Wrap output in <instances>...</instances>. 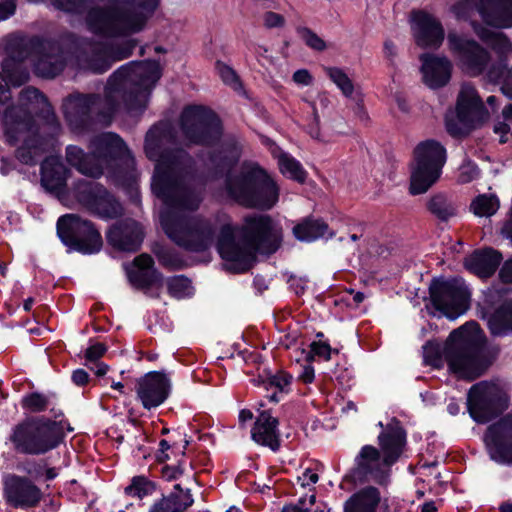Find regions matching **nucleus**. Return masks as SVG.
Wrapping results in <instances>:
<instances>
[{
    "label": "nucleus",
    "mask_w": 512,
    "mask_h": 512,
    "mask_svg": "<svg viewBox=\"0 0 512 512\" xmlns=\"http://www.w3.org/2000/svg\"><path fill=\"white\" fill-rule=\"evenodd\" d=\"M108 44L104 42L86 43L77 55L78 65L94 73H103L112 65Z\"/></svg>",
    "instance_id": "nucleus-26"
},
{
    "label": "nucleus",
    "mask_w": 512,
    "mask_h": 512,
    "mask_svg": "<svg viewBox=\"0 0 512 512\" xmlns=\"http://www.w3.org/2000/svg\"><path fill=\"white\" fill-rule=\"evenodd\" d=\"M240 157V148L236 141L232 140L223 145L217 154L210 157V165L216 173L230 170Z\"/></svg>",
    "instance_id": "nucleus-37"
},
{
    "label": "nucleus",
    "mask_w": 512,
    "mask_h": 512,
    "mask_svg": "<svg viewBox=\"0 0 512 512\" xmlns=\"http://www.w3.org/2000/svg\"><path fill=\"white\" fill-rule=\"evenodd\" d=\"M4 496L14 508L36 506L41 500L40 489L28 478L9 475L4 480Z\"/></svg>",
    "instance_id": "nucleus-21"
},
{
    "label": "nucleus",
    "mask_w": 512,
    "mask_h": 512,
    "mask_svg": "<svg viewBox=\"0 0 512 512\" xmlns=\"http://www.w3.org/2000/svg\"><path fill=\"white\" fill-rule=\"evenodd\" d=\"M483 109V103L477 95L475 88L464 84L457 99L456 110L459 121L465 125L472 124Z\"/></svg>",
    "instance_id": "nucleus-29"
},
{
    "label": "nucleus",
    "mask_w": 512,
    "mask_h": 512,
    "mask_svg": "<svg viewBox=\"0 0 512 512\" xmlns=\"http://www.w3.org/2000/svg\"><path fill=\"white\" fill-rule=\"evenodd\" d=\"M500 207V201L496 195L480 194L470 203V210L478 217H491Z\"/></svg>",
    "instance_id": "nucleus-40"
},
{
    "label": "nucleus",
    "mask_w": 512,
    "mask_h": 512,
    "mask_svg": "<svg viewBox=\"0 0 512 512\" xmlns=\"http://www.w3.org/2000/svg\"><path fill=\"white\" fill-rule=\"evenodd\" d=\"M19 101V106H10L5 111L10 108L21 109L29 114L33 125H35V123L32 114L41 112L46 119V125L43 128H46L49 131V135L51 137L58 135L60 131V124L46 97L41 94L38 89L34 87H27L23 89L20 93Z\"/></svg>",
    "instance_id": "nucleus-20"
},
{
    "label": "nucleus",
    "mask_w": 512,
    "mask_h": 512,
    "mask_svg": "<svg viewBox=\"0 0 512 512\" xmlns=\"http://www.w3.org/2000/svg\"><path fill=\"white\" fill-rule=\"evenodd\" d=\"M225 187L228 196L245 208L269 210L278 201L279 187L259 165L245 162L227 174Z\"/></svg>",
    "instance_id": "nucleus-6"
},
{
    "label": "nucleus",
    "mask_w": 512,
    "mask_h": 512,
    "mask_svg": "<svg viewBox=\"0 0 512 512\" xmlns=\"http://www.w3.org/2000/svg\"><path fill=\"white\" fill-rule=\"evenodd\" d=\"M380 501L379 490L368 486L354 493L344 503V512H376Z\"/></svg>",
    "instance_id": "nucleus-35"
},
{
    "label": "nucleus",
    "mask_w": 512,
    "mask_h": 512,
    "mask_svg": "<svg viewBox=\"0 0 512 512\" xmlns=\"http://www.w3.org/2000/svg\"><path fill=\"white\" fill-rule=\"evenodd\" d=\"M91 150L93 151L95 162H100L103 168L110 159L121 156L125 152L126 147L118 135L103 133L92 140Z\"/></svg>",
    "instance_id": "nucleus-28"
},
{
    "label": "nucleus",
    "mask_w": 512,
    "mask_h": 512,
    "mask_svg": "<svg viewBox=\"0 0 512 512\" xmlns=\"http://www.w3.org/2000/svg\"><path fill=\"white\" fill-rule=\"evenodd\" d=\"M278 420L267 411H262L252 428V439L264 446L277 450L279 447V435L277 433Z\"/></svg>",
    "instance_id": "nucleus-31"
},
{
    "label": "nucleus",
    "mask_w": 512,
    "mask_h": 512,
    "mask_svg": "<svg viewBox=\"0 0 512 512\" xmlns=\"http://www.w3.org/2000/svg\"><path fill=\"white\" fill-rule=\"evenodd\" d=\"M378 425L383 429L378 436L381 451L372 445L363 446L356 457L354 474L362 481L372 480L382 485L387 482L391 466L404 450L406 433L396 418L386 426L382 422Z\"/></svg>",
    "instance_id": "nucleus-5"
},
{
    "label": "nucleus",
    "mask_w": 512,
    "mask_h": 512,
    "mask_svg": "<svg viewBox=\"0 0 512 512\" xmlns=\"http://www.w3.org/2000/svg\"><path fill=\"white\" fill-rule=\"evenodd\" d=\"M426 208L433 216L443 222L449 221L457 213L455 204L444 193L432 195L426 203Z\"/></svg>",
    "instance_id": "nucleus-38"
},
{
    "label": "nucleus",
    "mask_w": 512,
    "mask_h": 512,
    "mask_svg": "<svg viewBox=\"0 0 512 512\" xmlns=\"http://www.w3.org/2000/svg\"><path fill=\"white\" fill-rule=\"evenodd\" d=\"M137 269L128 272L130 282L136 288H148L152 286L158 279L159 274L153 268L154 261L148 254H141L133 261Z\"/></svg>",
    "instance_id": "nucleus-34"
},
{
    "label": "nucleus",
    "mask_w": 512,
    "mask_h": 512,
    "mask_svg": "<svg viewBox=\"0 0 512 512\" xmlns=\"http://www.w3.org/2000/svg\"><path fill=\"white\" fill-rule=\"evenodd\" d=\"M66 160L84 175L94 178L102 175V164L95 162L92 150L91 154H87L82 148L76 145H69L66 148Z\"/></svg>",
    "instance_id": "nucleus-33"
},
{
    "label": "nucleus",
    "mask_w": 512,
    "mask_h": 512,
    "mask_svg": "<svg viewBox=\"0 0 512 512\" xmlns=\"http://www.w3.org/2000/svg\"><path fill=\"white\" fill-rule=\"evenodd\" d=\"M16 4L14 0H4L0 2V21L7 19L14 14Z\"/></svg>",
    "instance_id": "nucleus-57"
},
{
    "label": "nucleus",
    "mask_w": 512,
    "mask_h": 512,
    "mask_svg": "<svg viewBox=\"0 0 512 512\" xmlns=\"http://www.w3.org/2000/svg\"><path fill=\"white\" fill-rule=\"evenodd\" d=\"M77 198L103 218H117L123 214L121 204L98 183H80L77 187Z\"/></svg>",
    "instance_id": "nucleus-18"
},
{
    "label": "nucleus",
    "mask_w": 512,
    "mask_h": 512,
    "mask_svg": "<svg viewBox=\"0 0 512 512\" xmlns=\"http://www.w3.org/2000/svg\"><path fill=\"white\" fill-rule=\"evenodd\" d=\"M501 233L512 240V207L510 208L507 219L501 228Z\"/></svg>",
    "instance_id": "nucleus-63"
},
{
    "label": "nucleus",
    "mask_w": 512,
    "mask_h": 512,
    "mask_svg": "<svg viewBox=\"0 0 512 512\" xmlns=\"http://www.w3.org/2000/svg\"><path fill=\"white\" fill-rule=\"evenodd\" d=\"M412 15L416 26V43L424 48L439 47L444 40V29L441 23L424 11H416Z\"/></svg>",
    "instance_id": "nucleus-24"
},
{
    "label": "nucleus",
    "mask_w": 512,
    "mask_h": 512,
    "mask_svg": "<svg viewBox=\"0 0 512 512\" xmlns=\"http://www.w3.org/2000/svg\"><path fill=\"white\" fill-rule=\"evenodd\" d=\"M329 227L321 219L306 218L293 227L294 236L300 241H314L328 233Z\"/></svg>",
    "instance_id": "nucleus-36"
},
{
    "label": "nucleus",
    "mask_w": 512,
    "mask_h": 512,
    "mask_svg": "<svg viewBox=\"0 0 512 512\" xmlns=\"http://www.w3.org/2000/svg\"><path fill=\"white\" fill-rule=\"evenodd\" d=\"M329 78L342 91L346 97H351L354 92V85L348 75L340 68L329 67L325 69Z\"/></svg>",
    "instance_id": "nucleus-42"
},
{
    "label": "nucleus",
    "mask_w": 512,
    "mask_h": 512,
    "mask_svg": "<svg viewBox=\"0 0 512 512\" xmlns=\"http://www.w3.org/2000/svg\"><path fill=\"white\" fill-rule=\"evenodd\" d=\"M63 436L62 422L31 419L17 425L10 440L17 451L37 455L57 447Z\"/></svg>",
    "instance_id": "nucleus-11"
},
{
    "label": "nucleus",
    "mask_w": 512,
    "mask_h": 512,
    "mask_svg": "<svg viewBox=\"0 0 512 512\" xmlns=\"http://www.w3.org/2000/svg\"><path fill=\"white\" fill-rule=\"evenodd\" d=\"M217 70L224 81V83L230 85L233 89L238 90L241 88V82L236 72L224 63L217 62Z\"/></svg>",
    "instance_id": "nucleus-49"
},
{
    "label": "nucleus",
    "mask_w": 512,
    "mask_h": 512,
    "mask_svg": "<svg viewBox=\"0 0 512 512\" xmlns=\"http://www.w3.org/2000/svg\"><path fill=\"white\" fill-rule=\"evenodd\" d=\"M68 169L57 157H48L41 165V183L46 190L60 191L66 183Z\"/></svg>",
    "instance_id": "nucleus-32"
},
{
    "label": "nucleus",
    "mask_w": 512,
    "mask_h": 512,
    "mask_svg": "<svg viewBox=\"0 0 512 512\" xmlns=\"http://www.w3.org/2000/svg\"><path fill=\"white\" fill-rule=\"evenodd\" d=\"M57 232L65 245L82 253L98 252L103 244L102 237L94 225L75 214L60 217Z\"/></svg>",
    "instance_id": "nucleus-12"
},
{
    "label": "nucleus",
    "mask_w": 512,
    "mask_h": 512,
    "mask_svg": "<svg viewBox=\"0 0 512 512\" xmlns=\"http://www.w3.org/2000/svg\"><path fill=\"white\" fill-rule=\"evenodd\" d=\"M282 241L281 229L273 225L268 215L247 217L240 230L230 223L220 228L217 249L227 270L244 272L250 269L256 253L270 255L278 250Z\"/></svg>",
    "instance_id": "nucleus-3"
},
{
    "label": "nucleus",
    "mask_w": 512,
    "mask_h": 512,
    "mask_svg": "<svg viewBox=\"0 0 512 512\" xmlns=\"http://www.w3.org/2000/svg\"><path fill=\"white\" fill-rule=\"evenodd\" d=\"M4 134L7 141L14 145L18 141H23V145L18 148L16 157L28 165L36 164L41 155L51 145L53 138L49 135L46 128H42L39 134L38 128L32 124L28 113L18 108H10L3 115Z\"/></svg>",
    "instance_id": "nucleus-9"
},
{
    "label": "nucleus",
    "mask_w": 512,
    "mask_h": 512,
    "mask_svg": "<svg viewBox=\"0 0 512 512\" xmlns=\"http://www.w3.org/2000/svg\"><path fill=\"white\" fill-rule=\"evenodd\" d=\"M488 326L495 336L512 331V301L500 306L488 319Z\"/></svg>",
    "instance_id": "nucleus-39"
},
{
    "label": "nucleus",
    "mask_w": 512,
    "mask_h": 512,
    "mask_svg": "<svg viewBox=\"0 0 512 512\" xmlns=\"http://www.w3.org/2000/svg\"><path fill=\"white\" fill-rule=\"evenodd\" d=\"M72 381L78 386H83L88 383L89 374L84 369H77L72 373Z\"/></svg>",
    "instance_id": "nucleus-61"
},
{
    "label": "nucleus",
    "mask_w": 512,
    "mask_h": 512,
    "mask_svg": "<svg viewBox=\"0 0 512 512\" xmlns=\"http://www.w3.org/2000/svg\"><path fill=\"white\" fill-rule=\"evenodd\" d=\"M485 439L492 459L512 465V418H504L489 426Z\"/></svg>",
    "instance_id": "nucleus-22"
},
{
    "label": "nucleus",
    "mask_w": 512,
    "mask_h": 512,
    "mask_svg": "<svg viewBox=\"0 0 512 512\" xmlns=\"http://www.w3.org/2000/svg\"><path fill=\"white\" fill-rule=\"evenodd\" d=\"M170 141L169 128L156 125L147 132L144 146L147 157L156 161L152 190L166 205L160 214L161 226L179 247L192 252L205 251L214 241L216 228L212 222L178 214L196 210L201 202L195 185V162L183 149L168 150Z\"/></svg>",
    "instance_id": "nucleus-1"
},
{
    "label": "nucleus",
    "mask_w": 512,
    "mask_h": 512,
    "mask_svg": "<svg viewBox=\"0 0 512 512\" xmlns=\"http://www.w3.org/2000/svg\"><path fill=\"white\" fill-rule=\"evenodd\" d=\"M263 19L267 28L282 27L285 24L284 17L272 11L266 12Z\"/></svg>",
    "instance_id": "nucleus-56"
},
{
    "label": "nucleus",
    "mask_w": 512,
    "mask_h": 512,
    "mask_svg": "<svg viewBox=\"0 0 512 512\" xmlns=\"http://www.w3.org/2000/svg\"><path fill=\"white\" fill-rule=\"evenodd\" d=\"M123 6L94 7L86 22L89 29L106 37H122L144 29L158 6V0H115Z\"/></svg>",
    "instance_id": "nucleus-4"
},
{
    "label": "nucleus",
    "mask_w": 512,
    "mask_h": 512,
    "mask_svg": "<svg viewBox=\"0 0 512 512\" xmlns=\"http://www.w3.org/2000/svg\"><path fill=\"white\" fill-rule=\"evenodd\" d=\"M502 261L501 254L492 249L487 248L475 251L465 259V267L480 277L491 276Z\"/></svg>",
    "instance_id": "nucleus-30"
},
{
    "label": "nucleus",
    "mask_w": 512,
    "mask_h": 512,
    "mask_svg": "<svg viewBox=\"0 0 512 512\" xmlns=\"http://www.w3.org/2000/svg\"><path fill=\"white\" fill-rule=\"evenodd\" d=\"M312 351L318 355L324 357L326 360L330 359L331 347L325 342H314L311 344Z\"/></svg>",
    "instance_id": "nucleus-58"
},
{
    "label": "nucleus",
    "mask_w": 512,
    "mask_h": 512,
    "mask_svg": "<svg viewBox=\"0 0 512 512\" xmlns=\"http://www.w3.org/2000/svg\"><path fill=\"white\" fill-rule=\"evenodd\" d=\"M484 344L483 332L475 322L454 330L443 347L449 370L463 379L480 377L487 368L481 357Z\"/></svg>",
    "instance_id": "nucleus-8"
},
{
    "label": "nucleus",
    "mask_w": 512,
    "mask_h": 512,
    "mask_svg": "<svg viewBox=\"0 0 512 512\" xmlns=\"http://www.w3.org/2000/svg\"><path fill=\"white\" fill-rule=\"evenodd\" d=\"M181 127L186 138L195 144H212L222 134L219 118L202 106H190L181 114Z\"/></svg>",
    "instance_id": "nucleus-14"
},
{
    "label": "nucleus",
    "mask_w": 512,
    "mask_h": 512,
    "mask_svg": "<svg viewBox=\"0 0 512 512\" xmlns=\"http://www.w3.org/2000/svg\"><path fill=\"white\" fill-rule=\"evenodd\" d=\"M291 379L292 377L289 374L280 372L276 375L269 376L267 381L271 386H275L280 390H283L285 386L290 384ZM259 382L265 383L266 379L260 376Z\"/></svg>",
    "instance_id": "nucleus-52"
},
{
    "label": "nucleus",
    "mask_w": 512,
    "mask_h": 512,
    "mask_svg": "<svg viewBox=\"0 0 512 512\" xmlns=\"http://www.w3.org/2000/svg\"><path fill=\"white\" fill-rule=\"evenodd\" d=\"M174 489L178 492L171 493L167 498L173 499V506H179V504H182L185 502L186 497H189L191 500V503L188 505V507L192 506L194 503V499L192 498V495L190 494V489L187 488L185 491L182 489L180 484H176L174 486Z\"/></svg>",
    "instance_id": "nucleus-53"
},
{
    "label": "nucleus",
    "mask_w": 512,
    "mask_h": 512,
    "mask_svg": "<svg viewBox=\"0 0 512 512\" xmlns=\"http://www.w3.org/2000/svg\"><path fill=\"white\" fill-rule=\"evenodd\" d=\"M282 512H311V510L305 506V500L300 499L298 505L286 506L282 509Z\"/></svg>",
    "instance_id": "nucleus-64"
},
{
    "label": "nucleus",
    "mask_w": 512,
    "mask_h": 512,
    "mask_svg": "<svg viewBox=\"0 0 512 512\" xmlns=\"http://www.w3.org/2000/svg\"><path fill=\"white\" fill-rule=\"evenodd\" d=\"M190 503V498L186 497L184 503L179 504V506H173L172 498L163 497L151 507L149 512H183Z\"/></svg>",
    "instance_id": "nucleus-46"
},
{
    "label": "nucleus",
    "mask_w": 512,
    "mask_h": 512,
    "mask_svg": "<svg viewBox=\"0 0 512 512\" xmlns=\"http://www.w3.org/2000/svg\"><path fill=\"white\" fill-rule=\"evenodd\" d=\"M170 388V379L158 371L148 372L136 384L137 396L146 409L161 405L168 398Z\"/></svg>",
    "instance_id": "nucleus-19"
},
{
    "label": "nucleus",
    "mask_w": 512,
    "mask_h": 512,
    "mask_svg": "<svg viewBox=\"0 0 512 512\" xmlns=\"http://www.w3.org/2000/svg\"><path fill=\"white\" fill-rule=\"evenodd\" d=\"M106 351H107V347L105 344L96 343V344L90 346L89 348H87V350L85 352V358L88 361H97L105 354Z\"/></svg>",
    "instance_id": "nucleus-55"
},
{
    "label": "nucleus",
    "mask_w": 512,
    "mask_h": 512,
    "mask_svg": "<svg viewBox=\"0 0 512 512\" xmlns=\"http://www.w3.org/2000/svg\"><path fill=\"white\" fill-rule=\"evenodd\" d=\"M108 243L120 251H136L143 240V233L139 224L132 220L114 224L107 234Z\"/></svg>",
    "instance_id": "nucleus-23"
},
{
    "label": "nucleus",
    "mask_w": 512,
    "mask_h": 512,
    "mask_svg": "<svg viewBox=\"0 0 512 512\" xmlns=\"http://www.w3.org/2000/svg\"><path fill=\"white\" fill-rule=\"evenodd\" d=\"M479 36L499 55V64L492 65L488 77L493 82H501L502 92L512 99V67L503 64L504 59L512 55V44L501 32L483 30Z\"/></svg>",
    "instance_id": "nucleus-17"
},
{
    "label": "nucleus",
    "mask_w": 512,
    "mask_h": 512,
    "mask_svg": "<svg viewBox=\"0 0 512 512\" xmlns=\"http://www.w3.org/2000/svg\"><path fill=\"white\" fill-rule=\"evenodd\" d=\"M33 47L34 70L43 78H54L65 68L70 52L59 42L41 41L19 46L18 51H11L10 56L2 63L3 72L13 86H21L29 79V73L22 68L20 62L30 54Z\"/></svg>",
    "instance_id": "nucleus-7"
},
{
    "label": "nucleus",
    "mask_w": 512,
    "mask_h": 512,
    "mask_svg": "<svg viewBox=\"0 0 512 512\" xmlns=\"http://www.w3.org/2000/svg\"><path fill=\"white\" fill-rule=\"evenodd\" d=\"M473 0H464L456 3L451 7V11L458 19H466L469 17V11L472 8Z\"/></svg>",
    "instance_id": "nucleus-54"
},
{
    "label": "nucleus",
    "mask_w": 512,
    "mask_h": 512,
    "mask_svg": "<svg viewBox=\"0 0 512 512\" xmlns=\"http://www.w3.org/2000/svg\"><path fill=\"white\" fill-rule=\"evenodd\" d=\"M446 157V149L436 140L428 139L415 146L410 165V194H424L438 182Z\"/></svg>",
    "instance_id": "nucleus-10"
},
{
    "label": "nucleus",
    "mask_w": 512,
    "mask_h": 512,
    "mask_svg": "<svg viewBox=\"0 0 512 512\" xmlns=\"http://www.w3.org/2000/svg\"><path fill=\"white\" fill-rule=\"evenodd\" d=\"M152 251L156 255L158 261L162 265H164L166 267H171L175 264V259L173 257L172 252L169 249H167L159 244H156L153 247Z\"/></svg>",
    "instance_id": "nucleus-51"
},
{
    "label": "nucleus",
    "mask_w": 512,
    "mask_h": 512,
    "mask_svg": "<svg viewBox=\"0 0 512 512\" xmlns=\"http://www.w3.org/2000/svg\"><path fill=\"white\" fill-rule=\"evenodd\" d=\"M161 77L158 62H132L109 78L104 96L75 93L63 104L64 114L74 128H86L95 122L109 124L122 107L128 112L146 106L150 90Z\"/></svg>",
    "instance_id": "nucleus-2"
},
{
    "label": "nucleus",
    "mask_w": 512,
    "mask_h": 512,
    "mask_svg": "<svg viewBox=\"0 0 512 512\" xmlns=\"http://www.w3.org/2000/svg\"><path fill=\"white\" fill-rule=\"evenodd\" d=\"M422 62L421 72L423 74V82L432 89L445 86L452 72V63L446 57H438L430 54H422L420 56Z\"/></svg>",
    "instance_id": "nucleus-25"
},
{
    "label": "nucleus",
    "mask_w": 512,
    "mask_h": 512,
    "mask_svg": "<svg viewBox=\"0 0 512 512\" xmlns=\"http://www.w3.org/2000/svg\"><path fill=\"white\" fill-rule=\"evenodd\" d=\"M500 277L503 282H512V259L506 261L500 270Z\"/></svg>",
    "instance_id": "nucleus-62"
},
{
    "label": "nucleus",
    "mask_w": 512,
    "mask_h": 512,
    "mask_svg": "<svg viewBox=\"0 0 512 512\" xmlns=\"http://www.w3.org/2000/svg\"><path fill=\"white\" fill-rule=\"evenodd\" d=\"M154 486L144 477H134L132 483L125 488L126 494L135 496L139 499L151 493Z\"/></svg>",
    "instance_id": "nucleus-44"
},
{
    "label": "nucleus",
    "mask_w": 512,
    "mask_h": 512,
    "mask_svg": "<svg viewBox=\"0 0 512 512\" xmlns=\"http://www.w3.org/2000/svg\"><path fill=\"white\" fill-rule=\"evenodd\" d=\"M450 51L458 60L460 68L470 76H478L487 68L490 54L474 40L450 32L447 37Z\"/></svg>",
    "instance_id": "nucleus-16"
},
{
    "label": "nucleus",
    "mask_w": 512,
    "mask_h": 512,
    "mask_svg": "<svg viewBox=\"0 0 512 512\" xmlns=\"http://www.w3.org/2000/svg\"><path fill=\"white\" fill-rule=\"evenodd\" d=\"M443 349L438 345L428 343L424 346V361L434 368H441L443 365Z\"/></svg>",
    "instance_id": "nucleus-47"
},
{
    "label": "nucleus",
    "mask_w": 512,
    "mask_h": 512,
    "mask_svg": "<svg viewBox=\"0 0 512 512\" xmlns=\"http://www.w3.org/2000/svg\"><path fill=\"white\" fill-rule=\"evenodd\" d=\"M47 405V398L39 393H32L23 399V407L31 412L43 411Z\"/></svg>",
    "instance_id": "nucleus-50"
},
{
    "label": "nucleus",
    "mask_w": 512,
    "mask_h": 512,
    "mask_svg": "<svg viewBox=\"0 0 512 512\" xmlns=\"http://www.w3.org/2000/svg\"><path fill=\"white\" fill-rule=\"evenodd\" d=\"M433 306L450 319H455L468 309L469 293L457 279L433 280L429 286Z\"/></svg>",
    "instance_id": "nucleus-15"
},
{
    "label": "nucleus",
    "mask_w": 512,
    "mask_h": 512,
    "mask_svg": "<svg viewBox=\"0 0 512 512\" xmlns=\"http://www.w3.org/2000/svg\"><path fill=\"white\" fill-rule=\"evenodd\" d=\"M169 293L176 298H183L192 294L191 281L185 276H175L168 280Z\"/></svg>",
    "instance_id": "nucleus-43"
},
{
    "label": "nucleus",
    "mask_w": 512,
    "mask_h": 512,
    "mask_svg": "<svg viewBox=\"0 0 512 512\" xmlns=\"http://www.w3.org/2000/svg\"><path fill=\"white\" fill-rule=\"evenodd\" d=\"M298 33L301 38L305 41L306 45L310 48L323 51L326 49L325 41L320 38L316 33H314L311 29L303 27L298 29Z\"/></svg>",
    "instance_id": "nucleus-48"
},
{
    "label": "nucleus",
    "mask_w": 512,
    "mask_h": 512,
    "mask_svg": "<svg viewBox=\"0 0 512 512\" xmlns=\"http://www.w3.org/2000/svg\"><path fill=\"white\" fill-rule=\"evenodd\" d=\"M477 10L491 26L512 27V0H478Z\"/></svg>",
    "instance_id": "nucleus-27"
},
{
    "label": "nucleus",
    "mask_w": 512,
    "mask_h": 512,
    "mask_svg": "<svg viewBox=\"0 0 512 512\" xmlns=\"http://www.w3.org/2000/svg\"><path fill=\"white\" fill-rule=\"evenodd\" d=\"M280 171L287 175L289 178L304 183L307 173L302 168L301 164L288 154H281L278 159Z\"/></svg>",
    "instance_id": "nucleus-41"
},
{
    "label": "nucleus",
    "mask_w": 512,
    "mask_h": 512,
    "mask_svg": "<svg viewBox=\"0 0 512 512\" xmlns=\"http://www.w3.org/2000/svg\"><path fill=\"white\" fill-rule=\"evenodd\" d=\"M293 80L298 84L309 85L312 81V76L308 70L301 69L293 74Z\"/></svg>",
    "instance_id": "nucleus-60"
},
{
    "label": "nucleus",
    "mask_w": 512,
    "mask_h": 512,
    "mask_svg": "<svg viewBox=\"0 0 512 512\" xmlns=\"http://www.w3.org/2000/svg\"><path fill=\"white\" fill-rule=\"evenodd\" d=\"M183 474V470L179 466H164L162 468V476L167 481L178 479Z\"/></svg>",
    "instance_id": "nucleus-59"
},
{
    "label": "nucleus",
    "mask_w": 512,
    "mask_h": 512,
    "mask_svg": "<svg viewBox=\"0 0 512 512\" xmlns=\"http://www.w3.org/2000/svg\"><path fill=\"white\" fill-rule=\"evenodd\" d=\"M137 43L133 39H129L126 41H123L116 45H109L108 44V51L110 52V55L112 56V61H118L123 60L125 58H128L131 54L133 49L136 47Z\"/></svg>",
    "instance_id": "nucleus-45"
},
{
    "label": "nucleus",
    "mask_w": 512,
    "mask_h": 512,
    "mask_svg": "<svg viewBox=\"0 0 512 512\" xmlns=\"http://www.w3.org/2000/svg\"><path fill=\"white\" fill-rule=\"evenodd\" d=\"M507 407L508 396L496 384L480 382L469 390L468 409L470 415L479 423L489 422Z\"/></svg>",
    "instance_id": "nucleus-13"
}]
</instances>
